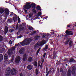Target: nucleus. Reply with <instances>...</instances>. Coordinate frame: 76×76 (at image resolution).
I'll return each instance as SVG.
<instances>
[{"mask_svg": "<svg viewBox=\"0 0 76 76\" xmlns=\"http://www.w3.org/2000/svg\"><path fill=\"white\" fill-rule=\"evenodd\" d=\"M11 70V69L10 68H8L7 69V73L6 74V76H9V75L10 74V72Z\"/></svg>", "mask_w": 76, "mask_h": 76, "instance_id": "6e6552de", "label": "nucleus"}, {"mask_svg": "<svg viewBox=\"0 0 76 76\" xmlns=\"http://www.w3.org/2000/svg\"><path fill=\"white\" fill-rule=\"evenodd\" d=\"M8 21L10 23L11 22H12V19H8Z\"/></svg>", "mask_w": 76, "mask_h": 76, "instance_id": "2f4dec72", "label": "nucleus"}, {"mask_svg": "<svg viewBox=\"0 0 76 76\" xmlns=\"http://www.w3.org/2000/svg\"><path fill=\"white\" fill-rule=\"evenodd\" d=\"M55 32H57V31H55Z\"/></svg>", "mask_w": 76, "mask_h": 76, "instance_id": "680f3d73", "label": "nucleus"}, {"mask_svg": "<svg viewBox=\"0 0 76 76\" xmlns=\"http://www.w3.org/2000/svg\"><path fill=\"white\" fill-rule=\"evenodd\" d=\"M4 12V10L3 9L0 8V14H2Z\"/></svg>", "mask_w": 76, "mask_h": 76, "instance_id": "a211bd4d", "label": "nucleus"}, {"mask_svg": "<svg viewBox=\"0 0 76 76\" xmlns=\"http://www.w3.org/2000/svg\"><path fill=\"white\" fill-rule=\"evenodd\" d=\"M19 38H22V36L20 35L18 37Z\"/></svg>", "mask_w": 76, "mask_h": 76, "instance_id": "de8ad7c7", "label": "nucleus"}, {"mask_svg": "<svg viewBox=\"0 0 76 76\" xmlns=\"http://www.w3.org/2000/svg\"><path fill=\"white\" fill-rule=\"evenodd\" d=\"M31 2H27L26 3V4L24 5V8L26 9H29L31 7V6H32V8L33 9H35L36 7L35 6H36L35 4L32 3L31 4Z\"/></svg>", "mask_w": 76, "mask_h": 76, "instance_id": "f03ea898", "label": "nucleus"}, {"mask_svg": "<svg viewBox=\"0 0 76 76\" xmlns=\"http://www.w3.org/2000/svg\"><path fill=\"white\" fill-rule=\"evenodd\" d=\"M9 43L10 44H12V41L11 40H10V41H9Z\"/></svg>", "mask_w": 76, "mask_h": 76, "instance_id": "58836bf2", "label": "nucleus"}, {"mask_svg": "<svg viewBox=\"0 0 76 76\" xmlns=\"http://www.w3.org/2000/svg\"><path fill=\"white\" fill-rule=\"evenodd\" d=\"M31 22H33L32 21V20H31Z\"/></svg>", "mask_w": 76, "mask_h": 76, "instance_id": "052dcab7", "label": "nucleus"}, {"mask_svg": "<svg viewBox=\"0 0 76 76\" xmlns=\"http://www.w3.org/2000/svg\"><path fill=\"white\" fill-rule=\"evenodd\" d=\"M37 10H41V7L39 6H38L37 7Z\"/></svg>", "mask_w": 76, "mask_h": 76, "instance_id": "a878e982", "label": "nucleus"}, {"mask_svg": "<svg viewBox=\"0 0 76 76\" xmlns=\"http://www.w3.org/2000/svg\"><path fill=\"white\" fill-rule=\"evenodd\" d=\"M18 23H20V18L19 17H18Z\"/></svg>", "mask_w": 76, "mask_h": 76, "instance_id": "c9c22d12", "label": "nucleus"}, {"mask_svg": "<svg viewBox=\"0 0 76 76\" xmlns=\"http://www.w3.org/2000/svg\"><path fill=\"white\" fill-rule=\"evenodd\" d=\"M13 15V12H11L10 13V16H12Z\"/></svg>", "mask_w": 76, "mask_h": 76, "instance_id": "72a5a7b5", "label": "nucleus"}, {"mask_svg": "<svg viewBox=\"0 0 76 76\" xmlns=\"http://www.w3.org/2000/svg\"><path fill=\"white\" fill-rule=\"evenodd\" d=\"M4 56V61H6V60H7V59H8V58L9 57L8 56V55L6 54Z\"/></svg>", "mask_w": 76, "mask_h": 76, "instance_id": "2eb2a0df", "label": "nucleus"}, {"mask_svg": "<svg viewBox=\"0 0 76 76\" xmlns=\"http://www.w3.org/2000/svg\"><path fill=\"white\" fill-rule=\"evenodd\" d=\"M0 71H1V70H0Z\"/></svg>", "mask_w": 76, "mask_h": 76, "instance_id": "0e129e2a", "label": "nucleus"}, {"mask_svg": "<svg viewBox=\"0 0 76 76\" xmlns=\"http://www.w3.org/2000/svg\"><path fill=\"white\" fill-rule=\"evenodd\" d=\"M45 36L44 35H43L42 36V38H45Z\"/></svg>", "mask_w": 76, "mask_h": 76, "instance_id": "3c124183", "label": "nucleus"}, {"mask_svg": "<svg viewBox=\"0 0 76 76\" xmlns=\"http://www.w3.org/2000/svg\"><path fill=\"white\" fill-rule=\"evenodd\" d=\"M5 14L6 17H7V15H9V10L8 9H5Z\"/></svg>", "mask_w": 76, "mask_h": 76, "instance_id": "9d476101", "label": "nucleus"}, {"mask_svg": "<svg viewBox=\"0 0 76 76\" xmlns=\"http://www.w3.org/2000/svg\"><path fill=\"white\" fill-rule=\"evenodd\" d=\"M46 18H48V17L47 16V17H46Z\"/></svg>", "mask_w": 76, "mask_h": 76, "instance_id": "bf43d9fd", "label": "nucleus"}, {"mask_svg": "<svg viewBox=\"0 0 76 76\" xmlns=\"http://www.w3.org/2000/svg\"><path fill=\"white\" fill-rule=\"evenodd\" d=\"M20 76H23V75L22 74V73H20Z\"/></svg>", "mask_w": 76, "mask_h": 76, "instance_id": "8fccbe9b", "label": "nucleus"}, {"mask_svg": "<svg viewBox=\"0 0 76 76\" xmlns=\"http://www.w3.org/2000/svg\"><path fill=\"white\" fill-rule=\"evenodd\" d=\"M29 16L30 18H31V16H32V15H31V14H30L29 15Z\"/></svg>", "mask_w": 76, "mask_h": 76, "instance_id": "864d4df0", "label": "nucleus"}, {"mask_svg": "<svg viewBox=\"0 0 76 76\" xmlns=\"http://www.w3.org/2000/svg\"><path fill=\"white\" fill-rule=\"evenodd\" d=\"M3 41V37L0 35V42Z\"/></svg>", "mask_w": 76, "mask_h": 76, "instance_id": "c85d7f7f", "label": "nucleus"}, {"mask_svg": "<svg viewBox=\"0 0 76 76\" xmlns=\"http://www.w3.org/2000/svg\"><path fill=\"white\" fill-rule=\"evenodd\" d=\"M47 49L48 48H45L44 49V50H45V51H47Z\"/></svg>", "mask_w": 76, "mask_h": 76, "instance_id": "ea45409f", "label": "nucleus"}, {"mask_svg": "<svg viewBox=\"0 0 76 76\" xmlns=\"http://www.w3.org/2000/svg\"><path fill=\"white\" fill-rule=\"evenodd\" d=\"M13 61V59L9 61L6 60V61L4 62V64H5H5H7V63L8 64H10V63H12Z\"/></svg>", "mask_w": 76, "mask_h": 76, "instance_id": "1a4fd4ad", "label": "nucleus"}, {"mask_svg": "<svg viewBox=\"0 0 76 76\" xmlns=\"http://www.w3.org/2000/svg\"><path fill=\"white\" fill-rule=\"evenodd\" d=\"M5 2H6V1H5Z\"/></svg>", "mask_w": 76, "mask_h": 76, "instance_id": "774afa93", "label": "nucleus"}, {"mask_svg": "<svg viewBox=\"0 0 76 76\" xmlns=\"http://www.w3.org/2000/svg\"><path fill=\"white\" fill-rule=\"evenodd\" d=\"M56 58V55H55V56H54V57H53V59H55Z\"/></svg>", "mask_w": 76, "mask_h": 76, "instance_id": "37998d69", "label": "nucleus"}, {"mask_svg": "<svg viewBox=\"0 0 76 76\" xmlns=\"http://www.w3.org/2000/svg\"><path fill=\"white\" fill-rule=\"evenodd\" d=\"M20 61V58L19 56H17L15 59V62L16 63H19Z\"/></svg>", "mask_w": 76, "mask_h": 76, "instance_id": "0eeeda50", "label": "nucleus"}, {"mask_svg": "<svg viewBox=\"0 0 76 76\" xmlns=\"http://www.w3.org/2000/svg\"><path fill=\"white\" fill-rule=\"evenodd\" d=\"M38 64L39 66H40V64H41V62L40 61H39L38 62Z\"/></svg>", "mask_w": 76, "mask_h": 76, "instance_id": "4c0bfd02", "label": "nucleus"}, {"mask_svg": "<svg viewBox=\"0 0 76 76\" xmlns=\"http://www.w3.org/2000/svg\"><path fill=\"white\" fill-rule=\"evenodd\" d=\"M47 42V41L45 40H42L40 42H39L35 45L34 48L35 50H36L38 47L42 45H44L45 44H46Z\"/></svg>", "mask_w": 76, "mask_h": 76, "instance_id": "7ed1b4c3", "label": "nucleus"}, {"mask_svg": "<svg viewBox=\"0 0 76 76\" xmlns=\"http://www.w3.org/2000/svg\"><path fill=\"white\" fill-rule=\"evenodd\" d=\"M74 60L73 59V58H72L70 59L69 62H72V61H74Z\"/></svg>", "mask_w": 76, "mask_h": 76, "instance_id": "f704fd0d", "label": "nucleus"}, {"mask_svg": "<svg viewBox=\"0 0 76 76\" xmlns=\"http://www.w3.org/2000/svg\"><path fill=\"white\" fill-rule=\"evenodd\" d=\"M66 33L68 35H73V34L72 31H69V30H67L66 31Z\"/></svg>", "mask_w": 76, "mask_h": 76, "instance_id": "423d86ee", "label": "nucleus"}, {"mask_svg": "<svg viewBox=\"0 0 76 76\" xmlns=\"http://www.w3.org/2000/svg\"><path fill=\"white\" fill-rule=\"evenodd\" d=\"M13 19L14 22H15L16 20V19H17V18L16 17H13Z\"/></svg>", "mask_w": 76, "mask_h": 76, "instance_id": "bb28decb", "label": "nucleus"}, {"mask_svg": "<svg viewBox=\"0 0 76 76\" xmlns=\"http://www.w3.org/2000/svg\"><path fill=\"white\" fill-rule=\"evenodd\" d=\"M14 31V30L13 29H10L9 30V31L10 32H13Z\"/></svg>", "mask_w": 76, "mask_h": 76, "instance_id": "473e14b6", "label": "nucleus"}, {"mask_svg": "<svg viewBox=\"0 0 76 76\" xmlns=\"http://www.w3.org/2000/svg\"><path fill=\"white\" fill-rule=\"evenodd\" d=\"M3 50H4V49H3Z\"/></svg>", "mask_w": 76, "mask_h": 76, "instance_id": "69168bd1", "label": "nucleus"}, {"mask_svg": "<svg viewBox=\"0 0 76 76\" xmlns=\"http://www.w3.org/2000/svg\"><path fill=\"white\" fill-rule=\"evenodd\" d=\"M8 30V28H7V26H6L5 27V29H4L5 34H7V33Z\"/></svg>", "mask_w": 76, "mask_h": 76, "instance_id": "ddd939ff", "label": "nucleus"}, {"mask_svg": "<svg viewBox=\"0 0 76 76\" xmlns=\"http://www.w3.org/2000/svg\"><path fill=\"white\" fill-rule=\"evenodd\" d=\"M41 61H42V63L41 64V65L40 66V67H42V64H43V62H44V60L43 59H42V60H41Z\"/></svg>", "mask_w": 76, "mask_h": 76, "instance_id": "b1692460", "label": "nucleus"}, {"mask_svg": "<svg viewBox=\"0 0 76 76\" xmlns=\"http://www.w3.org/2000/svg\"><path fill=\"white\" fill-rule=\"evenodd\" d=\"M35 32H36V31H34V34H35Z\"/></svg>", "mask_w": 76, "mask_h": 76, "instance_id": "4d7b16f0", "label": "nucleus"}, {"mask_svg": "<svg viewBox=\"0 0 76 76\" xmlns=\"http://www.w3.org/2000/svg\"><path fill=\"white\" fill-rule=\"evenodd\" d=\"M48 45H46L45 48H48Z\"/></svg>", "mask_w": 76, "mask_h": 76, "instance_id": "09e8293b", "label": "nucleus"}, {"mask_svg": "<svg viewBox=\"0 0 76 76\" xmlns=\"http://www.w3.org/2000/svg\"><path fill=\"white\" fill-rule=\"evenodd\" d=\"M27 68L28 70H31L32 69V66L31 65H29L27 66Z\"/></svg>", "mask_w": 76, "mask_h": 76, "instance_id": "4468645a", "label": "nucleus"}, {"mask_svg": "<svg viewBox=\"0 0 76 76\" xmlns=\"http://www.w3.org/2000/svg\"><path fill=\"white\" fill-rule=\"evenodd\" d=\"M68 43H69V41L66 42H65V44H68Z\"/></svg>", "mask_w": 76, "mask_h": 76, "instance_id": "49530a36", "label": "nucleus"}, {"mask_svg": "<svg viewBox=\"0 0 76 76\" xmlns=\"http://www.w3.org/2000/svg\"><path fill=\"white\" fill-rule=\"evenodd\" d=\"M20 54H22L23 53V49H21L19 51Z\"/></svg>", "mask_w": 76, "mask_h": 76, "instance_id": "5701e85b", "label": "nucleus"}, {"mask_svg": "<svg viewBox=\"0 0 76 76\" xmlns=\"http://www.w3.org/2000/svg\"><path fill=\"white\" fill-rule=\"evenodd\" d=\"M34 64L35 66H37V62L36 61H35L34 62Z\"/></svg>", "mask_w": 76, "mask_h": 76, "instance_id": "393cba45", "label": "nucleus"}, {"mask_svg": "<svg viewBox=\"0 0 76 76\" xmlns=\"http://www.w3.org/2000/svg\"><path fill=\"white\" fill-rule=\"evenodd\" d=\"M28 61H30V62L31 61H32V58L31 57H29V58H28Z\"/></svg>", "mask_w": 76, "mask_h": 76, "instance_id": "412c9836", "label": "nucleus"}, {"mask_svg": "<svg viewBox=\"0 0 76 76\" xmlns=\"http://www.w3.org/2000/svg\"><path fill=\"white\" fill-rule=\"evenodd\" d=\"M23 61H26V60H27V57H26V54H24L23 56Z\"/></svg>", "mask_w": 76, "mask_h": 76, "instance_id": "f8f14e48", "label": "nucleus"}, {"mask_svg": "<svg viewBox=\"0 0 76 76\" xmlns=\"http://www.w3.org/2000/svg\"><path fill=\"white\" fill-rule=\"evenodd\" d=\"M67 27H70V25H68L67 26Z\"/></svg>", "mask_w": 76, "mask_h": 76, "instance_id": "603ef678", "label": "nucleus"}, {"mask_svg": "<svg viewBox=\"0 0 76 76\" xmlns=\"http://www.w3.org/2000/svg\"><path fill=\"white\" fill-rule=\"evenodd\" d=\"M3 59V55L2 54L0 55V61L2 60Z\"/></svg>", "mask_w": 76, "mask_h": 76, "instance_id": "aec40b11", "label": "nucleus"}, {"mask_svg": "<svg viewBox=\"0 0 76 76\" xmlns=\"http://www.w3.org/2000/svg\"><path fill=\"white\" fill-rule=\"evenodd\" d=\"M69 45V46H70V47H71L72 45V41H70Z\"/></svg>", "mask_w": 76, "mask_h": 76, "instance_id": "c756f323", "label": "nucleus"}, {"mask_svg": "<svg viewBox=\"0 0 76 76\" xmlns=\"http://www.w3.org/2000/svg\"><path fill=\"white\" fill-rule=\"evenodd\" d=\"M27 12V10H25V12H26H26Z\"/></svg>", "mask_w": 76, "mask_h": 76, "instance_id": "6e6d98bb", "label": "nucleus"}, {"mask_svg": "<svg viewBox=\"0 0 76 76\" xmlns=\"http://www.w3.org/2000/svg\"><path fill=\"white\" fill-rule=\"evenodd\" d=\"M18 25H17L16 26V29H18Z\"/></svg>", "mask_w": 76, "mask_h": 76, "instance_id": "c03bdc74", "label": "nucleus"}, {"mask_svg": "<svg viewBox=\"0 0 76 76\" xmlns=\"http://www.w3.org/2000/svg\"><path fill=\"white\" fill-rule=\"evenodd\" d=\"M46 73H47V74L46 75V76H48V73H49V72H50L48 71V69L47 68H46Z\"/></svg>", "mask_w": 76, "mask_h": 76, "instance_id": "4be33fe9", "label": "nucleus"}, {"mask_svg": "<svg viewBox=\"0 0 76 76\" xmlns=\"http://www.w3.org/2000/svg\"><path fill=\"white\" fill-rule=\"evenodd\" d=\"M33 40V39L31 37L29 39H26L23 42H20V44L18 43L16 45H15V47H19L20 46V44H21L23 46L25 45H28L30 44V42L31 41Z\"/></svg>", "mask_w": 76, "mask_h": 76, "instance_id": "f257e3e1", "label": "nucleus"}, {"mask_svg": "<svg viewBox=\"0 0 76 76\" xmlns=\"http://www.w3.org/2000/svg\"><path fill=\"white\" fill-rule=\"evenodd\" d=\"M66 60H67V59H65L64 61H66Z\"/></svg>", "mask_w": 76, "mask_h": 76, "instance_id": "13d9d810", "label": "nucleus"}, {"mask_svg": "<svg viewBox=\"0 0 76 76\" xmlns=\"http://www.w3.org/2000/svg\"><path fill=\"white\" fill-rule=\"evenodd\" d=\"M35 37H36V38H37V39H38V38H39L40 37H39V36H36Z\"/></svg>", "mask_w": 76, "mask_h": 76, "instance_id": "a18cd8bd", "label": "nucleus"}, {"mask_svg": "<svg viewBox=\"0 0 76 76\" xmlns=\"http://www.w3.org/2000/svg\"><path fill=\"white\" fill-rule=\"evenodd\" d=\"M15 47H14L11 49H10L8 50V54L9 56L12 54V51L15 50Z\"/></svg>", "mask_w": 76, "mask_h": 76, "instance_id": "20e7f679", "label": "nucleus"}, {"mask_svg": "<svg viewBox=\"0 0 76 76\" xmlns=\"http://www.w3.org/2000/svg\"><path fill=\"white\" fill-rule=\"evenodd\" d=\"M40 50H41V48H39L38 49V50L37 51L36 53V54L37 55H38V53H39V51H40Z\"/></svg>", "mask_w": 76, "mask_h": 76, "instance_id": "cd10ccee", "label": "nucleus"}, {"mask_svg": "<svg viewBox=\"0 0 76 76\" xmlns=\"http://www.w3.org/2000/svg\"><path fill=\"white\" fill-rule=\"evenodd\" d=\"M75 66H73L72 67V73L73 75H75Z\"/></svg>", "mask_w": 76, "mask_h": 76, "instance_id": "9b49d317", "label": "nucleus"}, {"mask_svg": "<svg viewBox=\"0 0 76 76\" xmlns=\"http://www.w3.org/2000/svg\"><path fill=\"white\" fill-rule=\"evenodd\" d=\"M60 71L61 72H63V69L62 68L60 69Z\"/></svg>", "mask_w": 76, "mask_h": 76, "instance_id": "a19ab883", "label": "nucleus"}, {"mask_svg": "<svg viewBox=\"0 0 76 76\" xmlns=\"http://www.w3.org/2000/svg\"><path fill=\"white\" fill-rule=\"evenodd\" d=\"M41 12H39L38 14L37 15L35 16V17H36V19H37V18H38L39 16H41Z\"/></svg>", "mask_w": 76, "mask_h": 76, "instance_id": "dca6fc26", "label": "nucleus"}, {"mask_svg": "<svg viewBox=\"0 0 76 76\" xmlns=\"http://www.w3.org/2000/svg\"><path fill=\"white\" fill-rule=\"evenodd\" d=\"M46 55V53H45L44 55H43V57H45V55Z\"/></svg>", "mask_w": 76, "mask_h": 76, "instance_id": "79ce46f5", "label": "nucleus"}, {"mask_svg": "<svg viewBox=\"0 0 76 76\" xmlns=\"http://www.w3.org/2000/svg\"><path fill=\"white\" fill-rule=\"evenodd\" d=\"M75 26L76 27V25H75Z\"/></svg>", "mask_w": 76, "mask_h": 76, "instance_id": "338daca9", "label": "nucleus"}, {"mask_svg": "<svg viewBox=\"0 0 76 76\" xmlns=\"http://www.w3.org/2000/svg\"><path fill=\"white\" fill-rule=\"evenodd\" d=\"M32 11L34 13H36V10H35L34 9H33L32 10Z\"/></svg>", "mask_w": 76, "mask_h": 76, "instance_id": "e433bc0d", "label": "nucleus"}, {"mask_svg": "<svg viewBox=\"0 0 76 76\" xmlns=\"http://www.w3.org/2000/svg\"><path fill=\"white\" fill-rule=\"evenodd\" d=\"M16 73H17V71L14 68L12 69L11 70V75H15L16 74Z\"/></svg>", "mask_w": 76, "mask_h": 76, "instance_id": "39448f33", "label": "nucleus"}, {"mask_svg": "<svg viewBox=\"0 0 76 76\" xmlns=\"http://www.w3.org/2000/svg\"><path fill=\"white\" fill-rule=\"evenodd\" d=\"M51 34H52L53 35V34H54V33L53 32H52Z\"/></svg>", "mask_w": 76, "mask_h": 76, "instance_id": "5fc2aeb1", "label": "nucleus"}, {"mask_svg": "<svg viewBox=\"0 0 76 76\" xmlns=\"http://www.w3.org/2000/svg\"><path fill=\"white\" fill-rule=\"evenodd\" d=\"M66 66H67V64H66Z\"/></svg>", "mask_w": 76, "mask_h": 76, "instance_id": "e2e57ef3", "label": "nucleus"}, {"mask_svg": "<svg viewBox=\"0 0 76 76\" xmlns=\"http://www.w3.org/2000/svg\"><path fill=\"white\" fill-rule=\"evenodd\" d=\"M36 75H37L39 73V69H36L35 71Z\"/></svg>", "mask_w": 76, "mask_h": 76, "instance_id": "6ab92c4d", "label": "nucleus"}, {"mask_svg": "<svg viewBox=\"0 0 76 76\" xmlns=\"http://www.w3.org/2000/svg\"><path fill=\"white\" fill-rule=\"evenodd\" d=\"M28 28L29 29H30V30H34V29H33V28L31 27H29Z\"/></svg>", "mask_w": 76, "mask_h": 76, "instance_id": "7c9ffc66", "label": "nucleus"}, {"mask_svg": "<svg viewBox=\"0 0 76 76\" xmlns=\"http://www.w3.org/2000/svg\"><path fill=\"white\" fill-rule=\"evenodd\" d=\"M71 71H70V69H69L68 71L67 72V76H70L71 74L70 72Z\"/></svg>", "mask_w": 76, "mask_h": 76, "instance_id": "f3484780", "label": "nucleus"}]
</instances>
